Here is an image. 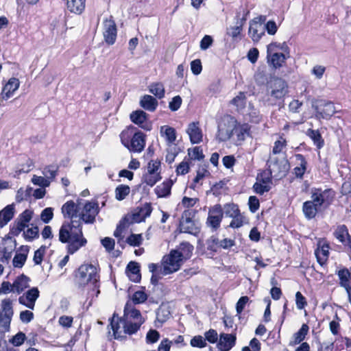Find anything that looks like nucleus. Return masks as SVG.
Returning <instances> with one entry per match:
<instances>
[{
	"mask_svg": "<svg viewBox=\"0 0 351 351\" xmlns=\"http://www.w3.org/2000/svg\"><path fill=\"white\" fill-rule=\"evenodd\" d=\"M62 243H66L67 252L73 254L87 243L82 232V222L80 219L65 221L62 224L58 234Z\"/></svg>",
	"mask_w": 351,
	"mask_h": 351,
	"instance_id": "obj_1",
	"label": "nucleus"
},
{
	"mask_svg": "<svg viewBox=\"0 0 351 351\" xmlns=\"http://www.w3.org/2000/svg\"><path fill=\"white\" fill-rule=\"evenodd\" d=\"M288 93L289 86L285 80L278 77H271L266 86L263 101L265 105L276 106L282 103Z\"/></svg>",
	"mask_w": 351,
	"mask_h": 351,
	"instance_id": "obj_2",
	"label": "nucleus"
},
{
	"mask_svg": "<svg viewBox=\"0 0 351 351\" xmlns=\"http://www.w3.org/2000/svg\"><path fill=\"white\" fill-rule=\"evenodd\" d=\"M135 129L134 127L131 126L128 130H123L120 134V138L122 144L130 151L141 152L145 145V136L140 131L133 134Z\"/></svg>",
	"mask_w": 351,
	"mask_h": 351,
	"instance_id": "obj_3",
	"label": "nucleus"
},
{
	"mask_svg": "<svg viewBox=\"0 0 351 351\" xmlns=\"http://www.w3.org/2000/svg\"><path fill=\"white\" fill-rule=\"evenodd\" d=\"M76 277L79 284L82 286L90 283L95 288L99 287V276L97 268L93 265H82L78 269Z\"/></svg>",
	"mask_w": 351,
	"mask_h": 351,
	"instance_id": "obj_4",
	"label": "nucleus"
},
{
	"mask_svg": "<svg viewBox=\"0 0 351 351\" xmlns=\"http://www.w3.org/2000/svg\"><path fill=\"white\" fill-rule=\"evenodd\" d=\"M335 192L330 189L322 190L320 188H313L311 190V201L322 210L328 208L332 204Z\"/></svg>",
	"mask_w": 351,
	"mask_h": 351,
	"instance_id": "obj_5",
	"label": "nucleus"
},
{
	"mask_svg": "<svg viewBox=\"0 0 351 351\" xmlns=\"http://www.w3.org/2000/svg\"><path fill=\"white\" fill-rule=\"evenodd\" d=\"M0 308V332L9 331L10 322L14 315L12 301L10 298L1 300Z\"/></svg>",
	"mask_w": 351,
	"mask_h": 351,
	"instance_id": "obj_6",
	"label": "nucleus"
},
{
	"mask_svg": "<svg viewBox=\"0 0 351 351\" xmlns=\"http://www.w3.org/2000/svg\"><path fill=\"white\" fill-rule=\"evenodd\" d=\"M267 170L273 173L274 177L281 178L285 176L289 169V162L285 158H279L271 156L267 161Z\"/></svg>",
	"mask_w": 351,
	"mask_h": 351,
	"instance_id": "obj_7",
	"label": "nucleus"
},
{
	"mask_svg": "<svg viewBox=\"0 0 351 351\" xmlns=\"http://www.w3.org/2000/svg\"><path fill=\"white\" fill-rule=\"evenodd\" d=\"M177 254L176 251L171 250L169 255L163 257L162 267H160L162 275L172 274L180 269L184 261Z\"/></svg>",
	"mask_w": 351,
	"mask_h": 351,
	"instance_id": "obj_8",
	"label": "nucleus"
},
{
	"mask_svg": "<svg viewBox=\"0 0 351 351\" xmlns=\"http://www.w3.org/2000/svg\"><path fill=\"white\" fill-rule=\"evenodd\" d=\"M236 119L233 117L227 116L222 119L218 125L217 138L219 141H226L234 136V129Z\"/></svg>",
	"mask_w": 351,
	"mask_h": 351,
	"instance_id": "obj_9",
	"label": "nucleus"
},
{
	"mask_svg": "<svg viewBox=\"0 0 351 351\" xmlns=\"http://www.w3.org/2000/svg\"><path fill=\"white\" fill-rule=\"evenodd\" d=\"M222 206L219 204L211 206L208 209V217L206 219V226L216 231L220 227L223 219Z\"/></svg>",
	"mask_w": 351,
	"mask_h": 351,
	"instance_id": "obj_10",
	"label": "nucleus"
},
{
	"mask_svg": "<svg viewBox=\"0 0 351 351\" xmlns=\"http://www.w3.org/2000/svg\"><path fill=\"white\" fill-rule=\"evenodd\" d=\"M313 108L315 111V117L319 119H329L336 112L333 103L326 100L318 101L317 104H313Z\"/></svg>",
	"mask_w": 351,
	"mask_h": 351,
	"instance_id": "obj_11",
	"label": "nucleus"
},
{
	"mask_svg": "<svg viewBox=\"0 0 351 351\" xmlns=\"http://www.w3.org/2000/svg\"><path fill=\"white\" fill-rule=\"evenodd\" d=\"M191 212L184 211L182 220L180 222V230L181 232L188 233L193 235H197L199 232V228L191 219Z\"/></svg>",
	"mask_w": 351,
	"mask_h": 351,
	"instance_id": "obj_12",
	"label": "nucleus"
},
{
	"mask_svg": "<svg viewBox=\"0 0 351 351\" xmlns=\"http://www.w3.org/2000/svg\"><path fill=\"white\" fill-rule=\"evenodd\" d=\"M99 213V206L97 202H88L84 206L83 211L80 215L78 219L86 223H93L95 217Z\"/></svg>",
	"mask_w": 351,
	"mask_h": 351,
	"instance_id": "obj_13",
	"label": "nucleus"
},
{
	"mask_svg": "<svg viewBox=\"0 0 351 351\" xmlns=\"http://www.w3.org/2000/svg\"><path fill=\"white\" fill-rule=\"evenodd\" d=\"M39 295L40 291L38 289L37 287H32L19 298V302L20 304L33 310Z\"/></svg>",
	"mask_w": 351,
	"mask_h": 351,
	"instance_id": "obj_14",
	"label": "nucleus"
},
{
	"mask_svg": "<svg viewBox=\"0 0 351 351\" xmlns=\"http://www.w3.org/2000/svg\"><path fill=\"white\" fill-rule=\"evenodd\" d=\"M104 36L105 41L108 45H113L117 38V26L112 16H110V19H106L104 21Z\"/></svg>",
	"mask_w": 351,
	"mask_h": 351,
	"instance_id": "obj_15",
	"label": "nucleus"
},
{
	"mask_svg": "<svg viewBox=\"0 0 351 351\" xmlns=\"http://www.w3.org/2000/svg\"><path fill=\"white\" fill-rule=\"evenodd\" d=\"M125 322V319L119 317L114 313L110 319V326L113 331V335L116 339H123L125 337V330L121 326Z\"/></svg>",
	"mask_w": 351,
	"mask_h": 351,
	"instance_id": "obj_16",
	"label": "nucleus"
},
{
	"mask_svg": "<svg viewBox=\"0 0 351 351\" xmlns=\"http://www.w3.org/2000/svg\"><path fill=\"white\" fill-rule=\"evenodd\" d=\"M148 117V114L141 110L132 112L130 116L131 121L134 123L138 125L143 130L149 131L152 129V125L147 122Z\"/></svg>",
	"mask_w": 351,
	"mask_h": 351,
	"instance_id": "obj_17",
	"label": "nucleus"
},
{
	"mask_svg": "<svg viewBox=\"0 0 351 351\" xmlns=\"http://www.w3.org/2000/svg\"><path fill=\"white\" fill-rule=\"evenodd\" d=\"M333 234L340 243L345 247H348L351 252V236L349 234L347 226L344 224L338 226Z\"/></svg>",
	"mask_w": 351,
	"mask_h": 351,
	"instance_id": "obj_18",
	"label": "nucleus"
},
{
	"mask_svg": "<svg viewBox=\"0 0 351 351\" xmlns=\"http://www.w3.org/2000/svg\"><path fill=\"white\" fill-rule=\"evenodd\" d=\"M236 335L221 333L217 343V348L220 351H229L236 343Z\"/></svg>",
	"mask_w": 351,
	"mask_h": 351,
	"instance_id": "obj_19",
	"label": "nucleus"
},
{
	"mask_svg": "<svg viewBox=\"0 0 351 351\" xmlns=\"http://www.w3.org/2000/svg\"><path fill=\"white\" fill-rule=\"evenodd\" d=\"M186 133L189 134L192 144H198L202 141V130L199 122H192L188 125Z\"/></svg>",
	"mask_w": 351,
	"mask_h": 351,
	"instance_id": "obj_20",
	"label": "nucleus"
},
{
	"mask_svg": "<svg viewBox=\"0 0 351 351\" xmlns=\"http://www.w3.org/2000/svg\"><path fill=\"white\" fill-rule=\"evenodd\" d=\"M329 244L326 241H319L318 247L315 251L317 262L323 265L329 256Z\"/></svg>",
	"mask_w": 351,
	"mask_h": 351,
	"instance_id": "obj_21",
	"label": "nucleus"
},
{
	"mask_svg": "<svg viewBox=\"0 0 351 351\" xmlns=\"http://www.w3.org/2000/svg\"><path fill=\"white\" fill-rule=\"evenodd\" d=\"M152 212L151 203H145L141 207L137 208L133 213L132 218L135 222H141L149 217Z\"/></svg>",
	"mask_w": 351,
	"mask_h": 351,
	"instance_id": "obj_22",
	"label": "nucleus"
},
{
	"mask_svg": "<svg viewBox=\"0 0 351 351\" xmlns=\"http://www.w3.org/2000/svg\"><path fill=\"white\" fill-rule=\"evenodd\" d=\"M125 273L130 280L134 282H140L141 279V274L140 265L138 263L130 261L126 267Z\"/></svg>",
	"mask_w": 351,
	"mask_h": 351,
	"instance_id": "obj_23",
	"label": "nucleus"
},
{
	"mask_svg": "<svg viewBox=\"0 0 351 351\" xmlns=\"http://www.w3.org/2000/svg\"><path fill=\"white\" fill-rule=\"evenodd\" d=\"M20 82L16 77L10 78L8 82L4 85L1 95L3 99H8L13 95V93L19 88Z\"/></svg>",
	"mask_w": 351,
	"mask_h": 351,
	"instance_id": "obj_24",
	"label": "nucleus"
},
{
	"mask_svg": "<svg viewBox=\"0 0 351 351\" xmlns=\"http://www.w3.org/2000/svg\"><path fill=\"white\" fill-rule=\"evenodd\" d=\"M15 214V205L11 204L0 211V228H3L10 221Z\"/></svg>",
	"mask_w": 351,
	"mask_h": 351,
	"instance_id": "obj_25",
	"label": "nucleus"
},
{
	"mask_svg": "<svg viewBox=\"0 0 351 351\" xmlns=\"http://www.w3.org/2000/svg\"><path fill=\"white\" fill-rule=\"evenodd\" d=\"M30 278L25 274L19 276L12 283L14 293L21 294L25 289L29 287Z\"/></svg>",
	"mask_w": 351,
	"mask_h": 351,
	"instance_id": "obj_26",
	"label": "nucleus"
},
{
	"mask_svg": "<svg viewBox=\"0 0 351 351\" xmlns=\"http://www.w3.org/2000/svg\"><path fill=\"white\" fill-rule=\"evenodd\" d=\"M250 127L247 123H238L236 121V125L234 129V136H236L237 142L243 141L246 136L250 134Z\"/></svg>",
	"mask_w": 351,
	"mask_h": 351,
	"instance_id": "obj_27",
	"label": "nucleus"
},
{
	"mask_svg": "<svg viewBox=\"0 0 351 351\" xmlns=\"http://www.w3.org/2000/svg\"><path fill=\"white\" fill-rule=\"evenodd\" d=\"M274 68L271 67L269 71H266L265 67H263L262 69L259 68L256 73L254 75V79L256 83L259 85L265 84L267 86V82H269L271 77H274L272 75V71Z\"/></svg>",
	"mask_w": 351,
	"mask_h": 351,
	"instance_id": "obj_28",
	"label": "nucleus"
},
{
	"mask_svg": "<svg viewBox=\"0 0 351 351\" xmlns=\"http://www.w3.org/2000/svg\"><path fill=\"white\" fill-rule=\"evenodd\" d=\"M172 250L176 251L178 253L177 255H179V257L184 261L191 258L193 251V246L189 242H182L176 249Z\"/></svg>",
	"mask_w": 351,
	"mask_h": 351,
	"instance_id": "obj_29",
	"label": "nucleus"
},
{
	"mask_svg": "<svg viewBox=\"0 0 351 351\" xmlns=\"http://www.w3.org/2000/svg\"><path fill=\"white\" fill-rule=\"evenodd\" d=\"M295 158L298 162V166L293 169V173L296 178L302 179L306 171L307 161L304 156L301 154H295Z\"/></svg>",
	"mask_w": 351,
	"mask_h": 351,
	"instance_id": "obj_30",
	"label": "nucleus"
},
{
	"mask_svg": "<svg viewBox=\"0 0 351 351\" xmlns=\"http://www.w3.org/2000/svg\"><path fill=\"white\" fill-rule=\"evenodd\" d=\"M248 34L254 43L258 42L261 37L265 35L263 25H257L250 21Z\"/></svg>",
	"mask_w": 351,
	"mask_h": 351,
	"instance_id": "obj_31",
	"label": "nucleus"
},
{
	"mask_svg": "<svg viewBox=\"0 0 351 351\" xmlns=\"http://www.w3.org/2000/svg\"><path fill=\"white\" fill-rule=\"evenodd\" d=\"M62 213L64 217L70 219L69 221L77 220V208L73 201H68L62 206Z\"/></svg>",
	"mask_w": 351,
	"mask_h": 351,
	"instance_id": "obj_32",
	"label": "nucleus"
},
{
	"mask_svg": "<svg viewBox=\"0 0 351 351\" xmlns=\"http://www.w3.org/2000/svg\"><path fill=\"white\" fill-rule=\"evenodd\" d=\"M289 58L287 53H280V51L271 52L267 53V58L270 66H282V63Z\"/></svg>",
	"mask_w": 351,
	"mask_h": 351,
	"instance_id": "obj_33",
	"label": "nucleus"
},
{
	"mask_svg": "<svg viewBox=\"0 0 351 351\" xmlns=\"http://www.w3.org/2000/svg\"><path fill=\"white\" fill-rule=\"evenodd\" d=\"M158 105L157 99L149 95H145L141 98L140 106L145 110L154 112Z\"/></svg>",
	"mask_w": 351,
	"mask_h": 351,
	"instance_id": "obj_34",
	"label": "nucleus"
},
{
	"mask_svg": "<svg viewBox=\"0 0 351 351\" xmlns=\"http://www.w3.org/2000/svg\"><path fill=\"white\" fill-rule=\"evenodd\" d=\"M320 210L311 200L303 203L302 211L304 217L308 220L315 218L317 213Z\"/></svg>",
	"mask_w": 351,
	"mask_h": 351,
	"instance_id": "obj_35",
	"label": "nucleus"
},
{
	"mask_svg": "<svg viewBox=\"0 0 351 351\" xmlns=\"http://www.w3.org/2000/svg\"><path fill=\"white\" fill-rule=\"evenodd\" d=\"M86 0H66L67 9L72 13L80 14L85 9Z\"/></svg>",
	"mask_w": 351,
	"mask_h": 351,
	"instance_id": "obj_36",
	"label": "nucleus"
},
{
	"mask_svg": "<svg viewBox=\"0 0 351 351\" xmlns=\"http://www.w3.org/2000/svg\"><path fill=\"white\" fill-rule=\"evenodd\" d=\"M160 132L161 136H165L168 145H171L176 141V131L173 128L168 125L161 126Z\"/></svg>",
	"mask_w": 351,
	"mask_h": 351,
	"instance_id": "obj_37",
	"label": "nucleus"
},
{
	"mask_svg": "<svg viewBox=\"0 0 351 351\" xmlns=\"http://www.w3.org/2000/svg\"><path fill=\"white\" fill-rule=\"evenodd\" d=\"M172 182L170 180L163 182L158 185L154 191L158 197H167L171 194Z\"/></svg>",
	"mask_w": 351,
	"mask_h": 351,
	"instance_id": "obj_38",
	"label": "nucleus"
},
{
	"mask_svg": "<svg viewBox=\"0 0 351 351\" xmlns=\"http://www.w3.org/2000/svg\"><path fill=\"white\" fill-rule=\"evenodd\" d=\"M306 134L313 141V144L318 149L322 148L324 145V140L323 139L319 130L308 129Z\"/></svg>",
	"mask_w": 351,
	"mask_h": 351,
	"instance_id": "obj_39",
	"label": "nucleus"
},
{
	"mask_svg": "<svg viewBox=\"0 0 351 351\" xmlns=\"http://www.w3.org/2000/svg\"><path fill=\"white\" fill-rule=\"evenodd\" d=\"M128 315L131 318L136 319L138 322L143 319L141 317V312L136 309L130 301H128L124 307V316Z\"/></svg>",
	"mask_w": 351,
	"mask_h": 351,
	"instance_id": "obj_40",
	"label": "nucleus"
},
{
	"mask_svg": "<svg viewBox=\"0 0 351 351\" xmlns=\"http://www.w3.org/2000/svg\"><path fill=\"white\" fill-rule=\"evenodd\" d=\"M144 322V319H141L138 322H136L134 323L128 322L125 319V322L123 323L121 326L123 328H125V335H133L136 333L140 328L141 324Z\"/></svg>",
	"mask_w": 351,
	"mask_h": 351,
	"instance_id": "obj_41",
	"label": "nucleus"
},
{
	"mask_svg": "<svg viewBox=\"0 0 351 351\" xmlns=\"http://www.w3.org/2000/svg\"><path fill=\"white\" fill-rule=\"evenodd\" d=\"M223 215L226 217H236L238 213H240L239 206L233 203H228L222 206Z\"/></svg>",
	"mask_w": 351,
	"mask_h": 351,
	"instance_id": "obj_42",
	"label": "nucleus"
},
{
	"mask_svg": "<svg viewBox=\"0 0 351 351\" xmlns=\"http://www.w3.org/2000/svg\"><path fill=\"white\" fill-rule=\"evenodd\" d=\"M231 104L237 107V110H243L246 104L245 93L239 92V95L231 100Z\"/></svg>",
	"mask_w": 351,
	"mask_h": 351,
	"instance_id": "obj_43",
	"label": "nucleus"
},
{
	"mask_svg": "<svg viewBox=\"0 0 351 351\" xmlns=\"http://www.w3.org/2000/svg\"><path fill=\"white\" fill-rule=\"evenodd\" d=\"M58 171V167L53 165H50L44 167L43 170V174L45 178L49 180H53L57 176V173Z\"/></svg>",
	"mask_w": 351,
	"mask_h": 351,
	"instance_id": "obj_44",
	"label": "nucleus"
},
{
	"mask_svg": "<svg viewBox=\"0 0 351 351\" xmlns=\"http://www.w3.org/2000/svg\"><path fill=\"white\" fill-rule=\"evenodd\" d=\"M149 90L159 99L165 96V87L162 83H153L149 87Z\"/></svg>",
	"mask_w": 351,
	"mask_h": 351,
	"instance_id": "obj_45",
	"label": "nucleus"
},
{
	"mask_svg": "<svg viewBox=\"0 0 351 351\" xmlns=\"http://www.w3.org/2000/svg\"><path fill=\"white\" fill-rule=\"evenodd\" d=\"M33 189L30 186H27L26 189H23V188H20L16 195V201L18 203H20L24 200H27L32 195Z\"/></svg>",
	"mask_w": 351,
	"mask_h": 351,
	"instance_id": "obj_46",
	"label": "nucleus"
},
{
	"mask_svg": "<svg viewBox=\"0 0 351 351\" xmlns=\"http://www.w3.org/2000/svg\"><path fill=\"white\" fill-rule=\"evenodd\" d=\"M130 192V188L128 185H119L115 189V197L117 200L124 199Z\"/></svg>",
	"mask_w": 351,
	"mask_h": 351,
	"instance_id": "obj_47",
	"label": "nucleus"
},
{
	"mask_svg": "<svg viewBox=\"0 0 351 351\" xmlns=\"http://www.w3.org/2000/svg\"><path fill=\"white\" fill-rule=\"evenodd\" d=\"M308 326L307 324H304L300 330L293 335V342L295 344L300 343L304 339L308 331Z\"/></svg>",
	"mask_w": 351,
	"mask_h": 351,
	"instance_id": "obj_48",
	"label": "nucleus"
},
{
	"mask_svg": "<svg viewBox=\"0 0 351 351\" xmlns=\"http://www.w3.org/2000/svg\"><path fill=\"white\" fill-rule=\"evenodd\" d=\"M25 228L27 227L24 224L16 219L10 226V234L12 236L17 237L21 232H24Z\"/></svg>",
	"mask_w": 351,
	"mask_h": 351,
	"instance_id": "obj_49",
	"label": "nucleus"
},
{
	"mask_svg": "<svg viewBox=\"0 0 351 351\" xmlns=\"http://www.w3.org/2000/svg\"><path fill=\"white\" fill-rule=\"evenodd\" d=\"M248 114L250 120L252 123H258L262 119V116L260 114L259 110L255 108L251 104H249Z\"/></svg>",
	"mask_w": 351,
	"mask_h": 351,
	"instance_id": "obj_50",
	"label": "nucleus"
},
{
	"mask_svg": "<svg viewBox=\"0 0 351 351\" xmlns=\"http://www.w3.org/2000/svg\"><path fill=\"white\" fill-rule=\"evenodd\" d=\"M338 276L340 280V285L347 289L348 287V283L350 279V273L348 269H343L339 271Z\"/></svg>",
	"mask_w": 351,
	"mask_h": 351,
	"instance_id": "obj_51",
	"label": "nucleus"
},
{
	"mask_svg": "<svg viewBox=\"0 0 351 351\" xmlns=\"http://www.w3.org/2000/svg\"><path fill=\"white\" fill-rule=\"evenodd\" d=\"M206 245L208 251L216 252L219 248V241L215 236H211L206 240Z\"/></svg>",
	"mask_w": 351,
	"mask_h": 351,
	"instance_id": "obj_52",
	"label": "nucleus"
},
{
	"mask_svg": "<svg viewBox=\"0 0 351 351\" xmlns=\"http://www.w3.org/2000/svg\"><path fill=\"white\" fill-rule=\"evenodd\" d=\"M23 236L24 239L27 241H33L34 239L39 237L38 228L37 226H34L30 228H27L26 231L24 230Z\"/></svg>",
	"mask_w": 351,
	"mask_h": 351,
	"instance_id": "obj_53",
	"label": "nucleus"
},
{
	"mask_svg": "<svg viewBox=\"0 0 351 351\" xmlns=\"http://www.w3.org/2000/svg\"><path fill=\"white\" fill-rule=\"evenodd\" d=\"M161 179L159 173H147L143 176L144 182L148 186H153L158 181Z\"/></svg>",
	"mask_w": 351,
	"mask_h": 351,
	"instance_id": "obj_54",
	"label": "nucleus"
},
{
	"mask_svg": "<svg viewBox=\"0 0 351 351\" xmlns=\"http://www.w3.org/2000/svg\"><path fill=\"white\" fill-rule=\"evenodd\" d=\"M27 258V254L25 253L16 254L12 260L13 266L16 268L23 267V266L25 265Z\"/></svg>",
	"mask_w": 351,
	"mask_h": 351,
	"instance_id": "obj_55",
	"label": "nucleus"
},
{
	"mask_svg": "<svg viewBox=\"0 0 351 351\" xmlns=\"http://www.w3.org/2000/svg\"><path fill=\"white\" fill-rule=\"evenodd\" d=\"M32 211L26 209L23 213H21L16 219L21 222L26 227H28V223L32 218Z\"/></svg>",
	"mask_w": 351,
	"mask_h": 351,
	"instance_id": "obj_56",
	"label": "nucleus"
},
{
	"mask_svg": "<svg viewBox=\"0 0 351 351\" xmlns=\"http://www.w3.org/2000/svg\"><path fill=\"white\" fill-rule=\"evenodd\" d=\"M147 299V295L143 291H137L134 292L132 298V304H141Z\"/></svg>",
	"mask_w": 351,
	"mask_h": 351,
	"instance_id": "obj_57",
	"label": "nucleus"
},
{
	"mask_svg": "<svg viewBox=\"0 0 351 351\" xmlns=\"http://www.w3.org/2000/svg\"><path fill=\"white\" fill-rule=\"evenodd\" d=\"M143 237L141 234H131L126 239V242L131 246L137 247L141 245Z\"/></svg>",
	"mask_w": 351,
	"mask_h": 351,
	"instance_id": "obj_58",
	"label": "nucleus"
},
{
	"mask_svg": "<svg viewBox=\"0 0 351 351\" xmlns=\"http://www.w3.org/2000/svg\"><path fill=\"white\" fill-rule=\"evenodd\" d=\"M160 333L154 329H150L146 335V343L147 344H153L156 343L160 339Z\"/></svg>",
	"mask_w": 351,
	"mask_h": 351,
	"instance_id": "obj_59",
	"label": "nucleus"
},
{
	"mask_svg": "<svg viewBox=\"0 0 351 351\" xmlns=\"http://www.w3.org/2000/svg\"><path fill=\"white\" fill-rule=\"evenodd\" d=\"M53 208L51 207H47L43 210L40 214L41 220L45 223H48L53 219Z\"/></svg>",
	"mask_w": 351,
	"mask_h": 351,
	"instance_id": "obj_60",
	"label": "nucleus"
},
{
	"mask_svg": "<svg viewBox=\"0 0 351 351\" xmlns=\"http://www.w3.org/2000/svg\"><path fill=\"white\" fill-rule=\"evenodd\" d=\"M32 182L34 185L39 186L42 188L47 187L50 185V181L43 176H34Z\"/></svg>",
	"mask_w": 351,
	"mask_h": 351,
	"instance_id": "obj_61",
	"label": "nucleus"
},
{
	"mask_svg": "<svg viewBox=\"0 0 351 351\" xmlns=\"http://www.w3.org/2000/svg\"><path fill=\"white\" fill-rule=\"evenodd\" d=\"M46 246L42 245L39 249L35 251L33 258V261L35 265L41 264L46 251Z\"/></svg>",
	"mask_w": 351,
	"mask_h": 351,
	"instance_id": "obj_62",
	"label": "nucleus"
},
{
	"mask_svg": "<svg viewBox=\"0 0 351 351\" xmlns=\"http://www.w3.org/2000/svg\"><path fill=\"white\" fill-rule=\"evenodd\" d=\"M170 312L168 310L159 308L156 314V321L163 324L170 317Z\"/></svg>",
	"mask_w": 351,
	"mask_h": 351,
	"instance_id": "obj_63",
	"label": "nucleus"
},
{
	"mask_svg": "<svg viewBox=\"0 0 351 351\" xmlns=\"http://www.w3.org/2000/svg\"><path fill=\"white\" fill-rule=\"evenodd\" d=\"M254 192L259 195H263L265 192H268L271 189L269 185H265L260 182H256L253 185Z\"/></svg>",
	"mask_w": 351,
	"mask_h": 351,
	"instance_id": "obj_64",
	"label": "nucleus"
}]
</instances>
